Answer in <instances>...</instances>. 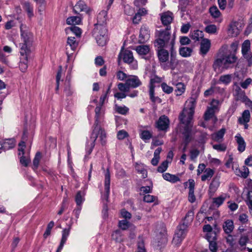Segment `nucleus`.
<instances>
[{"label":"nucleus","instance_id":"39448f33","mask_svg":"<svg viewBox=\"0 0 252 252\" xmlns=\"http://www.w3.org/2000/svg\"><path fill=\"white\" fill-rule=\"evenodd\" d=\"M190 114L188 113L186 109H183L182 112L179 116L180 122L185 125L184 129L182 133L184 135L187 143H188L190 140L191 122L193 117V115L190 116Z\"/></svg>","mask_w":252,"mask_h":252},{"label":"nucleus","instance_id":"c03bdc74","mask_svg":"<svg viewBox=\"0 0 252 252\" xmlns=\"http://www.w3.org/2000/svg\"><path fill=\"white\" fill-rule=\"evenodd\" d=\"M232 76L230 74L221 75L219 79V82L227 85L230 83Z\"/></svg>","mask_w":252,"mask_h":252},{"label":"nucleus","instance_id":"2f4dec72","mask_svg":"<svg viewBox=\"0 0 252 252\" xmlns=\"http://www.w3.org/2000/svg\"><path fill=\"white\" fill-rule=\"evenodd\" d=\"M24 9L27 12L28 15L29 17H32L33 16V7L31 3L28 1L24 2L22 3Z\"/></svg>","mask_w":252,"mask_h":252},{"label":"nucleus","instance_id":"393cba45","mask_svg":"<svg viewBox=\"0 0 252 252\" xmlns=\"http://www.w3.org/2000/svg\"><path fill=\"white\" fill-rule=\"evenodd\" d=\"M78 43L76 41L75 37L69 36L67 38V44L66 45V54H69V48H70L72 51H74L78 46Z\"/></svg>","mask_w":252,"mask_h":252},{"label":"nucleus","instance_id":"f03ea898","mask_svg":"<svg viewBox=\"0 0 252 252\" xmlns=\"http://www.w3.org/2000/svg\"><path fill=\"white\" fill-rule=\"evenodd\" d=\"M106 16L107 11L106 10H102L98 14L97 23L95 24L96 27L94 30V33L95 34L96 42L99 46H104L107 40V30L103 25L106 20Z\"/></svg>","mask_w":252,"mask_h":252},{"label":"nucleus","instance_id":"0eeeda50","mask_svg":"<svg viewBox=\"0 0 252 252\" xmlns=\"http://www.w3.org/2000/svg\"><path fill=\"white\" fill-rule=\"evenodd\" d=\"M170 30L160 31L158 32V48H170L173 49L174 39L170 40Z\"/></svg>","mask_w":252,"mask_h":252},{"label":"nucleus","instance_id":"9b49d317","mask_svg":"<svg viewBox=\"0 0 252 252\" xmlns=\"http://www.w3.org/2000/svg\"><path fill=\"white\" fill-rule=\"evenodd\" d=\"M220 104V101L213 99L210 103V106L208 107L204 113V119L209 120L214 116L215 113L219 110V106Z\"/></svg>","mask_w":252,"mask_h":252},{"label":"nucleus","instance_id":"f3484780","mask_svg":"<svg viewBox=\"0 0 252 252\" xmlns=\"http://www.w3.org/2000/svg\"><path fill=\"white\" fill-rule=\"evenodd\" d=\"M169 119L165 116L162 115L158 118V131H161L163 134H165L168 130L169 127Z\"/></svg>","mask_w":252,"mask_h":252},{"label":"nucleus","instance_id":"6e6552de","mask_svg":"<svg viewBox=\"0 0 252 252\" xmlns=\"http://www.w3.org/2000/svg\"><path fill=\"white\" fill-rule=\"evenodd\" d=\"M95 122L94 124V128L93 130H95L97 128L96 132L100 133L99 135V140L102 145H104L106 143V134L103 129H102L99 124L102 112L101 111V106H97L95 108Z\"/></svg>","mask_w":252,"mask_h":252},{"label":"nucleus","instance_id":"49530a36","mask_svg":"<svg viewBox=\"0 0 252 252\" xmlns=\"http://www.w3.org/2000/svg\"><path fill=\"white\" fill-rule=\"evenodd\" d=\"M118 88L120 91L124 93L129 92L130 89L126 81L125 83H119L118 84Z\"/></svg>","mask_w":252,"mask_h":252},{"label":"nucleus","instance_id":"c85d7f7f","mask_svg":"<svg viewBox=\"0 0 252 252\" xmlns=\"http://www.w3.org/2000/svg\"><path fill=\"white\" fill-rule=\"evenodd\" d=\"M162 177L165 180L172 183H175L180 181V179L178 176L169 173H163Z\"/></svg>","mask_w":252,"mask_h":252},{"label":"nucleus","instance_id":"4c0bfd02","mask_svg":"<svg viewBox=\"0 0 252 252\" xmlns=\"http://www.w3.org/2000/svg\"><path fill=\"white\" fill-rule=\"evenodd\" d=\"M15 145V140L13 139H7L3 142V149L4 150L13 148Z\"/></svg>","mask_w":252,"mask_h":252},{"label":"nucleus","instance_id":"72a5a7b5","mask_svg":"<svg viewBox=\"0 0 252 252\" xmlns=\"http://www.w3.org/2000/svg\"><path fill=\"white\" fill-rule=\"evenodd\" d=\"M214 174V171L211 168L205 169L204 174L201 176V180L205 181L206 180L210 179Z\"/></svg>","mask_w":252,"mask_h":252},{"label":"nucleus","instance_id":"c756f323","mask_svg":"<svg viewBox=\"0 0 252 252\" xmlns=\"http://www.w3.org/2000/svg\"><path fill=\"white\" fill-rule=\"evenodd\" d=\"M225 132V129L224 128H221L217 132L212 134L211 138L215 141L220 142L223 140Z\"/></svg>","mask_w":252,"mask_h":252},{"label":"nucleus","instance_id":"a878e982","mask_svg":"<svg viewBox=\"0 0 252 252\" xmlns=\"http://www.w3.org/2000/svg\"><path fill=\"white\" fill-rule=\"evenodd\" d=\"M250 41L249 40H246L242 45V53L243 56L248 60L251 59V54L249 53L250 50Z\"/></svg>","mask_w":252,"mask_h":252},{"label":"nucleus","instance_id":"dca6fc26","mask_svg":"<svg viewBox=\"0 0 252 252\" xmlns=\"http://www.w3.org/2000/svg\"><path fill=\"white\" fill-rule=\"evenodd\" d=\"M97 128L95 130H93L91 134L90 139L87 143V152L88 155H90L93 151V150L95 146V142L97 137L99 138L100 133L96 132Z\"/></svg>","mask_w":252,"mask_h":252},{"label":"nucleus","instance_id":"0e129e2a","mask_svg":"<svg viewBox=\"0 0 252 252\" xmlns=\"http://www.w3.org/2000/svg\"><path fill=\"white\" fill-rule=\"evenodd\" d=\"M70 30L76 36L80 37L81 34V29L78 27L73 26L69 28Z\"/></svg>","mask_w":252,"mask_h":252},{"label":"nucleus","instance_id":"a211bd4d","mask_svg":"<svg viewBox=\"0 0 252 252\" xmlns=\"http://www.w3.org/2000/svg\"><path fill=\"white\" fill-rule=\"evenodd\" d=\"M20 61L19 62V68L22 72H25L28 68V57L30 52H26L25 50L20 52Z\"/></svg>","mask_w":252,"mask_h":252},{"label":"nucleus","instance_id":"7ed1b4c3","mask_svg":"<svg viewBox=\"0 0 252 252\" xmlns=\"http://www.w3.org/2000/svg\"><path fill=\"white\" fill-rule=\"evenodd\" d=\"M193 216L194 213L193 211L190 210L188 211L183 220V222L177 226L172 240V244L173 245L178 246L181 244L186 235L188 226L193 219Z\"/></svg>","mask_w":252,"mask_h":252},{"label":"nucleus","instance_id":"5fc2aeb1","mask_svg":"<svg viewBox=\"0 0 252 252\" xmlns=\"http://www.w3.org/2000/svg\"><path fill=\"white\" fill-rule=\"evenodd\" d=\"M161 87L162 91L164 93L168 94L171 93L173 91V88L167 85L165 83H162L161 85Z\"/></svg>","mask_w":252,"mask_h":252},{"label":"nucleus","instance_id":"cd10ccee","mask_svg":"<svg viewBox=\"0 0 252 252\" xmlns=\"http://www.w3.org/2000/svg\"><path fill=\"white\" fill-rule=\"evenodd\" d=\"M235 140L238 144V150L240 152H243L246 148V143L244 138L240 134L238 133L235 136Z\"/></svg>","mask_w":252,"mask_h":252},{"label":"nucleus","instance_id":"473e14b6","mask_svg":"<svg viewBox=\"0 0 252 252\" xmlns=\"http://www.w3.org/2000/svg\"><path fill=\"white\" fill-rule=\"evenodd\" d=\"M192 49L189 47H183L179 49V54L183 57H189L191 56Z\"/></svg>","mask_w":252,"mask_h":252},{"label":"nucleus","instance_id":"de8ad7c7","mask_svg":"<svg viewBox=\"0 0 252 252\" xmlns=\"http://www.w3.org/2000/svg\"><path fill=\"white\" fill-rule=\"evenodd\" d=\"M41 158V154L40 152H38L36 153L35 157L33 160V169H36L38 167L39 161Z\"/></svg>","mask_w":252,"mask_h":252},{"label":"nucleus","instance_id":"338daca9","mask_svg":"<svg viewBox=\"0 0 252 252\" xmlns=\"http://www.w3.org/2000/svg\"><path fill=\"white\" fill-rule=\"evenodd\" d=\"M209 249L212 252H217L218 247L216 240L209 241Z\"/></svg>","mask_w":252,"mask_h":252},{"label":"nucleus","instance_id":"864d4df0","mask_svg":"<svg viewBox=\"0 0 252 252\" xmlns=\"http://www.w3.org/2000/svg\"><path fill=\"white\" fill-rule=\"evenodd\" d=\"M219 186V183L218 181L213 180L209 186V190L215 192Z\"/></svg>","mask_w":252,"mask_h":252},{"label":"nucleus","instance_id":"7c9ffc66","mask_svg":"<svg viewBox=\"0 0 252 252\" xmlns=\"http://www.w3.org/2000/svg\"><path fill=\"white\" fill-rule=\"evenodd\" d=\"M82 17L80 16H71L67 18L66 24L69 25H79L81 23Z\"/></svg>","mask_w":252,"mask_h":252},{"label":"nucleus","instance_id":"a19ab883","mask_svg":"<svg viewBox=\"0 0 252 252\" xmlns=\"http://www.w3.org/2000/svg\"><path fill=\"white\" fill-rule=\"evenodd\" d=\"M209 12L211 15L214 18H219L221 13L216 6H213L210 8Z\"/></svg>","mask_w":252,"mask_h":252},{"label":"nucleus","instance_id":"09e8293b","mask_svg":"<svg viewBox=\"0 0 252 252\" xmlns=\"http://www.w3.org/2000/svg\"><path fill=\"white\" fill-rule=\"evenodd\" d=\"M84 193L81 191H78L75 197V201L78 205H80L84 201Z\"/></svg>","mask_w":252,"mask_h":252},{"label":"nucleus","instance_id":"20e7f679","mask_svg":"<svg viewBox=\"0 0 252 252\" xmlns=\"http://www.w3.org/2000/svg\"><path fill=\"white\" fill-rule=\"evenodd\" d=\"M170 52L171 57L169 59V54L167 50L158 49V63L160 67L164 70H174L179 63L177 59L173 56V49H170Z\"/></svg>","mask_w":252,"mask_h":252},{"label":"nucleus","instance_id":"f257e3e1","mask_svg":"<svg viewBox=\"0 0 252 252\" xmlns=\"http://www.w3.org/2000/svg\"><path fill=\"white\" fill-rule=\"evenodd\" d=\"M228 48V45L225 44L220 49V58L216 60L213 64V67L216 71L227 69L237 61L235 54L227 52Z\"/></svg>","mask_w":252,"mask_h":252},{"label":"nucleus","instance_id":"8fccbe9b","mask_svg":"<svg viewBox=\"0 0 252 252\" xmlns=\"http://www.w3.org/2000/svg\"><path fill=\"white\" fill-rule=\"evenodd\" d=\"M205 31L210 34H214L217 32V28L215 25H209L206 27Z\"/></svg>","mask_w":252,"mask_h":252},{"label":"nucleus","instance_id":"13d9d810","mask_svg":"<svg viewBox=\"0 0 252 252\" xmlns=\"http://www.w3.org/2000/svg\"><path fill=\"white\" fill-rule=\"evenodd\" d=\"M170 163L167 160L164 161L161 164L158 166V172H163L165 171L168 166V164Z\"/></svg>","mask_w":252,"mask_h":252},{"label":"nucleus","instance_id":"603ef678","mask_svg":"<svg viewBox=\"0 0 252 252\" xmlns=\"http://www.w3.org/2000/svg\"><path fill=\"white\" fill-rule=\"evenodd\" d=\"M54 225V222L53 221H51L47 225L46 230L43 234V237L46 239L51 234V231Z\"/></svg>","mask_w":252,"mask_h":252},{"label":"nucleus","instance_id":"3c124183","mask_svg":"<svg viewBox=\"0 0 252 252\" xmlns=\"http://www.w3.org/2000/svg\"><path fill=\"white\" fill-rule=\"evenodd\" d=\"M115 107H116V110L117 112L118 113L122 114V115H126L128 112V111L129 110V109L125 106H118L117 105H116Z\"/></svg>","mask_w":252,"mask_h":252},{"label":"nucleus","instance_id":"e2e57ef3","mask_svg":"<svg viewBox=\"0 0 252 252\" xmlns=\"http://www.w3.org/2000/svg\"><path fill=\"white\" fill-rule=\"evenodd\" d=\"M129 225V222L126 220H120L119 222V226L123 230L127 229Z\"/></svg>","mask_w":252,"mask_h":252},{"label":"nucleus","instance_id":"5701e85b","mask_svg":"<svg viewBox=\"0 0 252 252\" xmlns=\"http://www.w3.org/2000/svg\"><path fill=\"white\" fill-rule=\"evenodd\" d=\"M71 226H69L67 228H64L63 229L62 231V237L61 240V242L58 248V249L56 251V252H61L63 248V247L64 246V244L65 243L67 237L69 235L70 231Z\"/></svg>","mask_w":252,"mask_h":252},{"label":"nucleus","instance_id":"680f3d73","mask_svg":"<svg viewBox=\"0 0 252 252\" xmlns=\"http://www.w3.org/2000/svg\"><path fill=\"white\" fill-rule=\"evenodd\" d=\"M213 148L219 152L225 151L226 149L225 145L223 144L213 145Z\"/></svg>","mask_w":252,"mask_h":252},{"label":"nucleus","instance_id":"412c9836","mask_svg":"<svg viewBox=\"0 0 252 252\" xmlns=\"http://www.w3.org/2000/svg\"><path fill=\"white\" fill-rule=\"evenodd\" d=\"M150 38V33L148 28L143 26L141 27L139 35V42L144 43L147 42Z\"/></svg>","mask_w":252,"mask_h":252},{"label":"nucleus","instance_id":"a18cd8bd","mask_svg":"<svg viewBox=\"0 0 252 252\" xmlns=\"http://www.w3.org/2000/svg\"><path fill=\"white\" fill-rule=\"evenodd\" d=\"M177 89L175 90L177 95H181L183 94L186 89V86L182 83H178L176 84Z\"/></svg>","mask_w":252,"mask_h":252},{"label":"nucleus","instance_id":"6e6d98bb","mask_svg":"<svg viewBox=\"0 0 252 252\" xmlns=\"http://www.w3.org/2000/svg\"><path fill=\"white\" fill-rule=\"evenodd\" d=\"M206 238L208 242L216 240L217 239V234L215 231L211 233H206Z\"/></svg>","mask_w":252,"mask_h":252},{"label":"nucleus","instance_id":"4468645a","mask_svg":"<svg viewBox=\"0 0 252 252\" xmlns=\"http://www.w3.org/2000/svg\"><path fill=\"white\" fill-rule=\"evenodd\" d=\"M173 14L170 11H166L161 14L160 20L162 25L166 27L167 30H171L170 24L173 20Z\"/></svg>","mask_w":252,"mask_h":252},{"label":"nucleus","instance_id":"774afa93","mask_svg":"<svg viewBox=\"0 0 252 252\" xmlns=\"http://www.w3.org/2000/svg\"><path fill=\"white\" fill-rule=\"evenodd\" d=\"M128 136L127 132L124 130H120L117 133V138L120 140H122Z\"/></svg>","mask_w":252,"mask_h":252},{"label":"nucleus","instance_id":"9d476101","mask_svg":"<svg viewBox=\"0 0 252 252\" xmlns=\"http://www.w3.org/2000/svg\"><path fill=\"white\" fill-rule=\"evenodd\" d=\"M168 234L165 225L162 223L158 228V247L164 248L168 242Z\"/></svg>","mask_w":252,"mask_h":252},{"label":"nucleus","instance_id":"f704fd0d","mask_svg":"<svg viewBox=\"0 0 252 252\" xmlns=\"http://www.w3.org/2000/svg\"><path fill=\"white\" fill-rule=\"evenodd\" d=\"M250 113L249 110H245L241 118L239 119V122L241 124H245L250 121Z\"/></svg>","mask_w":252,"mask_h":252},{"label":"nucleus","instance_id":"58836bf2","mask_svg":"<svg viewBox=\"0 0 252 252\" xmlns=\"http://www.w3.org/2000/svg\"><path fill=\"white\" fill-rule=\"evenodd\" d=\"M135 169L136 171L141 174V177L145 178L147 176V172L145 169L143 164H136L135 166Z\"/></svg>","mask_w":252,"mask_h":252},{"label":"nucleus","instance_id":"f8f14e48","mask_svg":"<svg viewBox=\"0 0 252 252\" xmlns=\"http://www.w3.org/2000/svg\"><path fill=\"white\" fill-rule=\"evenodd\" d=\"M122 58L123 61L127 63H132L131 68L135 69L137 68V64L136 62L134 61V58L132 52L129 50H125L121 52L119 55V59Z\"/></svg>","mask_w":252,"mask_h":252},{"label":"nucleus","instance_id":"bb28decb","mask_svg":"<svg viewBox=\"0 0 252 252\" xmlns=\"http://www.w3.org/2000/svg\"><path fill=\"white\" fill-rule=\"evenodd\" d=\"M222 228L224 232L226 234H231L234 228V225L233 220H225L222 225Z\"/></svg>","mask_w":252,"mask_h":252},{"label":"nucleus","instance_id":"4be33fe9","mask_svg":"<svg viewBox=\"0 0 252 252\" xmlns=\"http://www.w3.org/2000/svg\"><path fill=\"white\" fill-rule=\"evenodd\" d=\"M195 105V99L193 97H190L186 101L185 103V107L184 109H186L188 112L190 114V116L193 115Z\"/></svg>","mask_w":252,"mask_h":252},{"label":"nucleus","instance_id":"79ce46f5","mask_svg":"<svg viewBox=\"0 0 252 252\" xmlns=\"http://www.w3.org/2000/svg\"><path fill=\"white\" fill-rule=\"evenodd\" d=\"M140 138L146 141L149 140L152 136V133L148 130H140Z\"/></svg>","mask_w":252,"mask_h":252},{"label":"nucleus","instance_id":"6ab92c4d","mask_svg":"<svg viewBox=\"0 0 252 252\" xmlns=\"http://www.w3.org/2000/svg\"><path fill=\"white\" fill-rule=\"evenodd\" d=\"M110 173L109 168L106 169L105 173V181H104V190L105 191V194L103 196V198L105 199L106 202L108 200L109 195L110 193Z\"/></svg>","mask_w":252,"mask_h":252},{"label":"nucleus","instance_id":"ea45409f","mask_svg":"<svg viewBox=\"0 0 252 252\" xmlns=\"http://www.w3.org/2000/svg\"><path fill=\"white\" fill-rule=\"evenodd\" d=\"M137 252H146L144 241L142 237L139 236L138 238L137 243Z\"/></svg>","mask_w":252,"mask_h":252},{"label":"nucleus","instance_id":"1a4fd4ad","mask_svg":"<svg viewBox=\"0 0 252 252\" xmlns=\"http://www.w3.org/2000/svg\"><path fill=\"white\" fill-rule=\"evenodd\" d=\"M150 81L149 85V94L150 96V99L154 103L153 104V110L155 113L156 110V106H155V103L156 101V97L154 96L155 94V89L156 87V83H158V77L156 75V71H155L154 73L152 74L150 76Z\"/></svg>","mask_w":252,"mask_h":252},{"label":"nucleus","instance_id":"c9c22d12","mask_svg":"<svg viewBox=\"0 0 252 252\" xmlns=\"http://www.w3.org/2000/svg\"><path fill=\"white\" fill-rule=\"evenodd\" d=\"M136 51L139 55H145L149 53L150 48L147 45H139L136 47Z\"/></svg>","mask_w":252,"mask_h":252},{"label":"nucleus","instance_id":"ddd939ff","mask_svg":"<svg viewBox=\"0 0 252 252\" xmlns=\"http://www.w3.org/2000/svg\"><path fill=\"white\" fill-rule=\"evenodd\" d=\"M241 24L235 21H232L228 28V34L232 37L237 36L241 31Z\"/></svg>","mask_w":252,"mask_h":252},{"label":"nucleus","instance_id":"69168bd1","mask_svg":"<svg viewBox=\"0 0 252 252\" xmlns=\"http://www.w3.org/2000/svg\"><path fill=\"white\" fill-rule=\"evenodd\" d=\"M128 75L127 76L126 73H124L122 71H119L117 73V77L119 80L121 81L126 80V79L128 78Z\"/></svg>","mask_w":252,"mask_h":252},{"label":"nucleus","instance_id":"aec40b11","mask_svg":"<svg viewBox=\"0 0 252 252\" xmlns=\"http://www.w3.org/2000/svg\"><path fill=\"white\" fill-rule=\"evenodd\" d=\"M130 88H136L142 85V82L135 75H128L126 80Z\"/></svg>","mask_w":252,"mask_h":252},{"label":"nucleus","instance_id":"b1692460","mask_svg":"<svg viewBox=\"0 0 252 252\" xmlns=\"http://www.w3.org/2000/svg\"><path fill=\"white\" fill-rule=\"evenodd\" d=\"M211 47V41L207 38H203L200 43V54L205 55L209 51Z\"/></svg>","mask_w":252,"mask_h":252},{"label":"nucleus","instance_id":"37998d69","mask_svg":"<svg viewBox=\"0 0 252 252\" xmlns=\"http://www.w3.org/2000/svg\"><path fill=\"white\" fill-rule=\"evenodd\" d=\"M191 38L195 41H198L203 37V32L200 30H195L191 34Z\"/></svg>","mask_w":252,"mask_h":252},{"label":"nucleus","instance_id":"e433bc0d","mask_svg":"<svg viewBox=\"0 0 252 252\" xmlns=\"http://www.w3.org/2000/svg\"><path fill=\"white\" fill-rule=\"evenodd\" d=\"M236 174L244 178H246L249 174V170L248 167L245 166H243L241 169H236Z\"/></svg>","mask_w":252,"mask_h":252},{"label":"nucleus","instance_id":"bf43d9fd","mask_svg":"<svg viewBox=\"0 0 252 252\" xmlns=\"http://www.w3.org/2000/svg\"><path fill=\"white\" fill-rule=\"evenodd\" d=\"M189 184V192H194L195 182L193 179L189 180L188 182L185 183V186H187Z\"/></svg>","mask_w":252,"mask_h":252},{"label":"nucleus","instance_id":"4d7b16f0","mask_svg":"<svg viewBox=\"0 0 252 252\" xmlns=\"http://www.w3.org/2000/svg\"><path fill=\"white\" fill-rule=\"evenodd\" d=\"M64 92L66 96H69L72 95L73 90L71 88L70 84L69 83L66 85L64 89Z\"/></svg>","mask_w":252,"mask_h":252},{"label":"nucleus","instance_id":"052dcab7","mask_svg":"<svg viewBox=\"0 0 252 252\" xmlns=\"http://www.w3.org/2000/svg\"><path fill=\"white\" fill-rule=\"evenodd\" d=\"M248 187L250 188L247 193V200L252 201V181H248Z\"/></svg>","mask_w":252,"mask_h":252},{"label":"nucleus","instance_id":"423d86ee","mask_svg":"<svg viewBox=\"0 0 252 252\" xmlns=\"http://www.w3.org/2000/svg\"><path fill=\"white\" fill-rule=\"evenodd\" d=\"M26 26L21 24L20 26L21 36L23 43L20 44V52L25 50L26 52H31L30 47L33 42V36L32 33L26 30Z\"/></svg>","mask_w":252,"mask_h":252},{"label":"nucleus","instance_id":"2eb2a0df","mask_svg":"<svg viewBox=\"0 0 252 252\" xmlns=\"http://www.w3.org/2000/svg\"><path fill=\"white\" fill-rule=\"evenodd\" d=\"M73 11L75 14H79L81 12H85L87 14L90 15L92 9L84 1L79 0L73 6Z\"/></svg>","mask_w":252,"mask_h":252}]
</instances>
